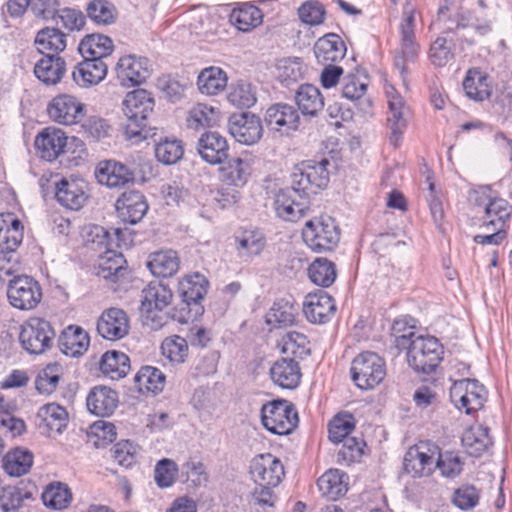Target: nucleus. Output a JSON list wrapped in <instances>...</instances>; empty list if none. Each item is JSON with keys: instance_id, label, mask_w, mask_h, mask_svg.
<instances>
[{"instance_id": "nucleus-1", "label": "nucleus", "mask_w": 512, "mask_h": 512, "mask_svg": "<svg viewBox=\"0 0 512 512\" xmlns=\"http://www.w3.org/2000/svg\"><path fill=\"white\" fill-rule=\"evenodd\" d=\"M329 164V160L323 158L320 161H303L294 167L291 186L275 196L274 207L280 218L296 222L308 215L309 195L324 189L329 182Z\"/></svg>"}, {"instance_id": "nucleus-2", "label": "nucleus", "mask_w": 512, "mask_h": 512, "mask_svg": "<svg viewBox=\"0 0 512 512\" xmlns=\"http://www.w3.org/2000/svg\"><path fill=\"white\" fill-rule=\"evenodd\" d=\"M403 320H395L392 325L394 345L398 350H407L409 366L418 373L430 374L435 371L442 360L444 348L439 340L430 335L416 336L411 328L407 333Z\"/></svg>"}, {"instance_id": "nucleus-3", "label": "nucleus", "mask_w": 512, "mask_h": 512, "mask_svg": "<svg viewBox=\"0 0 512 512\" xmlns=\"http://www.w3.org/2000/svg\"><path fill=\"white\" fill-rule=\"evenodd\" d=\"M0 281H7V298L18 310H32L42 299V288L38 281L28 275H13L11 268L0 267Z\"/></svg>"}, {"instance_id": "nucleus-4", "label": "nucleus", "mask_w": 512, "mask_h": 512, "mask_svg": "<svg viewBox=\"0 0 512 512\" xmlns=\"http://www.w3.org/2000/svg\"><path fill=\"white\" fill-rule=\"evenodd\" d=\"M154 99L147 90L129 92L123 100V112L127 117L126 134L129 138L147 139L148 118L153 113Z\"/></svg>"}, {"instance_id": "nucleus-5", "label": "nucleus", "mask_w": 512, "mask_h": 512, "mask_svg": "<svg viewBox=\"0 0 512 512\" xmlns=\"http://www.w3.org/2000/svg\"><path fill=\"white\" fill-rule=\"evenodd\" d=\"M470 201L483 210L480 227L484 230L489 231L490 227L504 228L512 213L511 205L505 199L498 197L490 186L482 185L473 189L470 193Z\"/></svg>"}, {"instance_id": "nucleus-6", "label": "nucleus", "mask_w": 512, "mask_h": 512, "mask_svg": "<svg viewBox=\"0 0 512 512\" xmlns=\"http://www.w3.org/2000/svg\"><path fill=\"white\" fill-rule=\"evenodd\" d=\"M171 290L162 283L151 282L142 290L140 314L142 322L151 330L162 328L168 321L165 309L172 301Z\"/></svg>"}, {"instance_id": "nucleus-7", "label": "nucleus", "mask_w": 512, "mask_h": 512, "mask_svg": "<svg viewBox=\"0 0 512 512\" xmlns=\"http://www.w3.org/2000/svg\"><path fill=\"white\" fill-rule=\"evenodd\" d=\"M302 238L312 251L327 252L337 246L340 240V230L334 219L322 216L305 223Z\"/></svg>"}, {"instance_id": "nucleus-8", "label": "nucleus", "mask_w": 512, "mask_h": 512, "mask_svg": "<svg viewBox=\"0 0 512 512\" xmlns=\"http://www.w3.org/2000/svg\"><path fill=\"white\" fill-rule=\"evenodd\" d=\"M261 421L270 432L278 435L290 434L298 425V413L287 400H273L261 408Z\"/></svg>"}, {"instance_id": "nucleus-9", "label": "nucleus", "mask_w": 512, "mask_h": 512, "mask_svg": "<svg viewBox=\"0 0 512 512\" xmlns=\"http://www.w3.org/2000/svg\"><path fill=\"white\" fill-rule=\"evenodd\" d=\"M351 375L357 387L363 390L372 389L385 378V362L374 352L360 353L352 361Z\"/></svg>"}, {"instance_id": "nucleus-10", "label": "nucleus", "mask_w": 512, "mask_h": 512, "mask_svg": "<svg viewBox=\"0 0 512 512\" xmlns=\"http://www.w3.org/2000/svg\"><path fill=\"white\" fill-rule=\"evenodd\" d=\"M399 29L400 47L395 55L394 64L404 78L407 73V63L414 62L419 53V45L415 39V9L409 4L403 8Z\"/></svg>"}, {"instance_id": "nucleus-11", "label": "nucleus", "mask_w": 512, "mask_h": 512, "mask_svg": "<svg viewBox=\"0 0 512 512\" xmlns=\"http://www.w3.org/2000/svg\"><path fill=\"white\" fill-rule=\"evenodd\" d=\"M55 331L49 321L32 317L21 328L19 339L22 347L31 354H41L53 343Z\"/></svg>"}, {"instance_id": "nucleus-12", "label": "nucleus", "mask_w": 512, "mask_h": 512, "mask_svg": "<svg viewBox=\"0 0 512 512\" xmlns=\"http://www.w3.org/2000/svg\"><path fill=\"white\" fill-rule=\"evenodd\" d=\"M450 398L459 410L466 414L482 408L486 399V390L476 379L456 381L450 389Z\"/></svg>"}, {"instance_id": "nucleus-13", "label": "nucleus", "mask_w": 512, "mask_h": 512, "mask_svg": "<svg viewBox=\"0 0 512 512\" xmlns=\"http://www.w3.org/2000/svg\"><path fill=\"white\" fill-rule=\"evenodd\" d=\"M436 454V445L420 442L407 450L403 462L404 470L413 477L428 476L435 469Z\"/></svg>"}, {"instance_id": "nucleus-14", "label": "nucleus", "mask_w": 512, "mask_h": 512, "mask_svg": "<svg viewBox=\"0 0 512 512\" xmlns=\"http://www.w3.org/2000/svg\"><path fill=\"white\" fill-rule=\"evenodd\" d=\"M152 65L148 58L126 55L116 65L117 79L122 86H136L144 83L151 75Z\"/></svg>"}, {"instance_id": "nucleus-15", "label": "nucleus", "mask_w": 512, "mask_h": 512, "mask_svg": "<svg viewBox=\"0 0 512 512\" xmlns=\"http://www.w3.org/2000/svg\"><path fill=\"white\" fill-rule=\"evenodd\" d=\"M49 117L62 125L76 124L85 114V105L75 96L59 94L47 106Z\"/></svg>"}, {"instance_id": "nucleus-16", "label": "nucleus", "mask_w": 512, "mask_h": 512, "mask_svg": "<svg viewBox=\"0 0 512 512\" xmlns=\"http://www.w3.org/2000/svg\"><path fill=\"white\" fill-rule=\"evenodd\" d=\"M342 97L356 102L357 109L363 116L372 114V100L365 97L368 76L363 69H356L342 79Z\"/></svg>"}, {"instance_id": "nucleus-17", "label": "nucleus", "mask_w": 512, "mask_h": 512, "mask_svg": "<svg viewBox=\"0 0 512 512\" xmlns=\"http://www.w3.org/2000/svg\"><path fill=\"white\" fill-rule=\"evenodd\" d=\"M250 473L256 485L278 486L285 475L282 462L270 453L253 458Z\"/></svg>"}, {"instance_id": "nucleus-18", "label": "nucleus", "mask_w": 512, "mask_h": 512, "mask_svg": "<svg viewBox=\"0 0 512 512\" xmlns=\"http://www.w3.org/2000/svg\"><path fill=\"white\" fill-rule=\"evenodd\" d=\"M388 98V127L390 129L389 141L394 147H398L402 141L403 133L407 127L408 108L403 98L397 93L394 87L386 89Z\"/></svg>"}, {"instance_id": "nucleus-19", "label": "nucleus", "mask_w": 512, "mask_h": 512, "mask_svg": "<svg viewBox=\"0 0 512 512\" xmlns=\"http://www.w3.org/2000/svg\"><path fill=\"white\" fill-rule=\"evenodd\" d=\"M228 130L236 141L245 145L256 143L262 137L263 132L260 118L246 112L230 116Z\"/></svg>"}, {"instance_id": "nucleus-20", "label": "nucleus", "mask_w": 512, "mask_h": 512, "mask_svg": "<svg viewBox=\"0 0 512 512\" xmlns=\"http://www.w3.org/2000/svg\"><path fill=\"white\" fill-rule=\"evenodd\" d=\"M68 137L56 127H46L35 138L34 146L38 155L46 161H54L65 152Z\"/></svg>"}, {"instance_id": "nucleus-21", "label": "nucleus", "mask_w": 512, "mask_h": 512, "mask_svg": "<svg viewBox=\"0 0 512 512\" xmlns=\"http://www.w3.org/2000/svg\"><path fill=\"white\" fill-rule=\"evenodd\" d=\"M97 332L102 338L111 341L125 337L129 332L126 312L119 308L104 310L97 321Z\"/></svg>"}, {"instance_id": "nucleus-22", "label": "nucleus", "mask_w": 512, "mask_h": 512, "mask_svg": "<svg viewBox=\"0 0 512 512\" xmlns=\"http://www.w3.org/2000/svg\"><path fill=\"white\" fill-rule=\"evenodd\" d=\"M336 311L333 298L325 291L319 290L306 296L303 312L307 320L314 324L328 322Z\"/></svg>"}, {"instance_id": "nucleus-23", "label": "nucleus", "mask_w": 512, "mask_h": 512, "mask_svg": "<svg viewBox=\"0 0 512 512\" xmlns=\"http://www.w3.org/2000/svg\"><path fill=\"white\" fill-rule=\"evenodd\" d=\"M98 182L109 188H122L134 182V172L121 162L106 160L100 162L95 172Z\"/></svg>"}, {"instance_id": "nucleus-24", "label": "nucleus", "mask_w": 512, "mask_h": 512, "mask_svg": "<svg viewBox=\"0 0 512 512\" xmlns=\"http://www.w3.org/2000/svg\"><path fill=\"white\" fill-rule=\"evenodd\" d=\"M119 218L129 224H136L148 211L145 196L139 191L124 192L115 203Z\"/></svg>"}, {"instance_id": "nucleus-25", "label": "nucleus", "mask_w": 512, "mask_h": 512, "mask_svg": "<svg viewBox=\"0 0 512 512\" xmlns=\"http://www.w3.org/2000/svg\"><path fill=\"white\" fill-rule=\"evenodd\" d=\"M264 122L269 129L288 132L298 128L300 117L294 106L276 103L266 110Z\"/></svg>"}, {"instance_id": "nucleus-26", "label": "nucleus", "mask_w": 512, "mask_h": 512, "mask_svg": "<svg viewBox=\"0 0 512 512\" xmlns=\"http://www.w3.org/2000/svg\"><path fill=\"white\" fill-rule=\"evenodd\" d=\"M87 184L81 179L63 178L56 185V199L64 207L79 210L87 200Z\"/></svg>"}, {"instance_id": "nucleus-27", "label": "nucleus", "mask_w": 512, "mask_h": 512, "mask_svg": "<svg viewBox=\"0 0 512 512\" xmlns=\"http://www.w3.org/2000/svg\"><path fill=\"white\" fill-rule=\"evenodd\" d=\"M270 377L275 385L283 389H295L302 377L298 360L291 357L276 360L270 367Z\"/></svg>"}, {"instance_id": "nucleus-28", "label": "nucleus", "mask_w": 512, "mask_h": 512, "mask_svg": "<svg viewBox=\"0 0 512 512\" xmlns=\"http://www.w3.org/2000/svg\"><path fill=\"white\" fill-rule=\"evenodd\" d=\"M89 334L80 326L69 325L65 328L58 339L60 351L69 357H80L89 348Z\"/></svg>"}, {"instance_id": "nucleus-29", "label": "nucleus", "mask_w": 512, "mask_h": 512, "mask_svg": "<svg viewBox=\"0 0 512 512\" xmlns=\"http://www.w3.org/2000/svg\"><path fill=\"white\" fill-rule=\"evenodd\" d=\"M197 150L203 160L216 165L228 157L227 140L218 132L204 133L198 141Z\"/></svg>"}, {"instance_id": "nucleus-30", "label": "nucleus", "mask_w": 512, "mask_h": 512, "mask_svg": "<svg viewBox=\"0 0 512 512\" xmlns=\"http://www.w3.org/2000/svg\"><path fill=\"white\" fill-rule=\"evenodd\" d=\"M108 66L102 59L83 57L72 72L74 82L81 87L96 85L107 75Z\"/></svg>"}, {"instance_id": "nucleus-31", "label": "nucleus", "mask_w": 512, "mask_h": 512, "mask_svg": "<svg viewBox=\"0 0 512 512\" xmlns=\"http://www.w3.org/2000/svg\"><path fill=\"white\" fill-rule=\"evenodd\" d=\"M37 418L39 419V428L48 436L62 433L68 424V412L56 403L40 407Z\"/></svg>"}, {"instance_id": "nucleus-32", "label": "nucleus", "mask_w": 512, "mask_h": 512, "mask_svg": "<svg viewBox=\"0 0 512 512\" xmlns=\"http://www.w3.org/2000/svg\"><path fill=\"white\" fill-rule=\"evenodd\" d=\"M118 402V394L115 390L106 386H98L90 391L86 404L92 414L107 417L114 413Z\"/></svg>"}, {"instance_id": "nucleus-33", "label": "nucleus", "mask_w": 512, "mask_h": 512, "mask_svg": "<svg viewBox=\"0 0 512 512\" xmlns=\"http://www.w3.org/2000/svg\"><path fill=\"white\" fill-rule=\"evenodd\" d=\"M66 63L63 58L46 54L34 67L35 76L46 85H56L64 76Z\"/></svg>"}, {"instance_id": "nucleus-34", "label": "nucleus", "mask_w": 512, "mask_h": 512, "mask_svg": "<svg viewBox=\"0 0 512 512\" xmlns=\"http://www.w3.org/2000/svg\"><path fill=\"white\" fill-rule=\"evenodd\" d=\"M346 47L342 39L334 33L319 38L314 45V55L318 62H336L345 55Z\"/></svg>"}, {"instance_id": "nucleus-35", "label": "nucleus", "mask_w": 512, "mask_h": 512, "mask_svg": "<svg viewBox=\"0 0 512 512\" xmlns=\"http://www.w3.org/2000/svg\"><path fill=\"white\" fill-rule=\"evenodd\" d=\"M99 275L111 282L120 281L127 273L126 260L114 249H108L99 254Z\"/></svg>"}, {"instance_id": "nucleus-36", "label": "nucleus", "mask_w": 512, "mask_h": 512, "mask_svg": "<svg viewBox=\"0 0 512 512\" xmlns=\"http://www.w3.org/2000/svg\"><path fill=\"white\" fill-rule=\"evenodd\" d=\"M164 373L152 366L142 367L134 376V387L141 394H158L165 386Z\"/></svg>"}, {"instance_id": "nucleus-37", "label": "nucleus", "mask_w": 512, "mask_h": 512, "mask_svg": "<svg viewBox=\"0 0 512 512\" xmlns=\"http://www.w3.org/2000/svg\"><path fill=\"white\" fill-rule=\"evenodd\" d=\"M99 367L100 371L112 380L125 377L131 368L129 357L116 350L105 352L101 357Z\"/></svg>"}, {"instance_id": "nucleus-38", "label": "nucleus", "mask_w": 512, "mask_h": 512, "mask_svg": "<svg viewBox=\"0 0 512 512\" xmlns=\"http://www.w3.org/2000/svg\"><path fill=\"white\" fill-rule=\"evenodd\" d=\"M180 260L174 250H161L150 256L147 266L156 277L168 278L179 269Z\"/></svg>"}, {"instance_id": "nucleus-39", "label": "nucleus", "mask_w": 512, "mask_h": 512, "mask_svg": "<svg viewBox=\"0 0 512 512\" xmlns=\"http://www.w3.org/2000/svg\"><path fill=\"white\" fill-rule=\"evenodd\" d=\"M208 288V281L206 278L195 273L184 277L178 285V292L183 302L188 306L191 304L197 305L206 295Z\"/></svg>"}, {"instance_id": "nucleus-40", "label": "nucleus", "mask_w": 512, "mask_h": 512, "mask_svg": "<svg viewBox=\"0 0 512 512\" xmlns=\"http://www.w3.org/2000/svg\"><path fill=\"white\" fill-rule=\"evenodd\" d=\"M295 101L302 114L307 116H316L324 107L320 90L312 84L301 85L296 92Z\"/></svg>"}, {"instance_id": "nucleus-41", "label": "nucleus", "mask_w": 512, "mask_h": 512, "mask_svg": "<svg viewBox=\"0 0 512 512\" xmlns=\"http://www.w3.org/2000/svg\"><path fill=\"white\" fill-rule=\"evenodd\" d=\"M317 486L324 497L337 500L348 490L347 476L340 470L331 469L318 479Z\"/></svg>"}, {"instance_id": "nucleus-42", "label": "nucleus", "mask_w": 512, "mask_h": 512, "mask_svg": "<svg viewBox=\"0 0 512 512\" xmlns=\"http://www.w3.org/2000/svg\"><path fill=\"white\" fill-rule=\"evenodd\" d=\"M466 96L474 101H483L490 97L492 89L488 76L478 69H470L463 81Z\"/></svg>"}, {"instance_id": "nucleus-43", "label": "nucleus", "mask_w": 512, "mask_h": 512, "mask_svg": "<svg viewBox=\"0 0 512 512\" xmlns=\"http://www.w3.org/2000/svg\"><path fill=\"white\" fill-rule=\"evenodd\" d=\"M37 50L46 55H56L66 48V35L56 28L46 27L40 30L35 37Z\"/></svg>"}, {"instance_id": "nucleus-44", "label": "nucleus", "mask_w": 512, "mask_h": 512, "mask_svg": "<svg viewBox=\"0 0 512 512\" xmlns=\"http://www.w3.org/2000/svg\"><path fill=\"white\" fill-rule=\"evenodd\" d=\"M197 85L202 94L217 95L227 86V75L220 67L210 66L199 73Z\"/></svg>"}, {"instance_id": "nucleus-45", "label": "nucleus", "mask_w": 512, "mask_h": 512, "mask_svg": "<svg viewBox=\"0 0 512 512\" xmlns=\"http://www.w3.org/2000/svg\"><path fill=\"white\" fill-rule=\"evenodd\" d=\"M251 174L248 161L242 158L230 159L220 168V178L223 182L234 187H243Z\"/></svg>"}, {"instance_id": "nucleus-46", "label": "nucleus", "mask_w": 512, "mask_h": 512, "mask_svg": "<svg viewBox=\"0 0 512 512\" xmlns=\"http://www.w3.org/2000/svg\"><path fill=\"white\" fill-rule=\"evenodd\" d=\"M297 314L298 309L292 302L280 299L267 312L266 323L271 328L290 326L294 324Z\"/></svg>"}, {"instance_id": "nucleus-47", "label": "nucleus", "mask_w": 512, "mask_h": 512, "mask_svg": "<svg viewBox=\"0 0 512 512\" xmlns=\"http://www.w3.org/2000/svg\"><path fill=\"white\" fill-rule=\"evenodd\" d=\"M262 11L251 4L245 3L233 9L230 14V22L242 32H249L262 23Z\"/></svg>"}, {"instance_id": "nucleus-48", "label": "nucleus", "mask_w": 512, "mask_h": 512, "mask_svg": "<svg viewBox=\"0 0 512 512\" xmlns=\"http://www.w3.org/2000/svg\"><path fill=\"white\" fill-rule=\"evenodd\" d=\"M113 50L112 40L102 34H92L86 36L78 46V51L82 57L102 59L111 54Z\"/></svg>"}, {"instance_id": "nucleus-49", "label": "nucleus", "mask_w": 512, "mask_h": 512, "mask_svg": "<svg viewBox=\"0 0 512 512\" xmlns=\"http://www.w3.org/2000/svg\"><path fill=\"white\" fill-rule=\"evenodd\" d=\"M33 464V454L26 449L16 448L8 452L2 460L3 469L10 476L19 477L29 472Z\"/></svg>"}, {"instance_id": "nucleus-50", "label": "nucleus", "mask_w": 512, "mask_h": 512, "mask_svg": "<svg viewBox=\"0 0 512 512\" xmlns=\"http://www.w3.org/2000/svg\"><path fill=\"white\" fill-rule=\"evenodd\" d=\"M462 444L471 456H480L491 444L488 429L480 425L467 429L462 435Z\"/></svg>"}, {"instance_id": "nucleus-51", "label": "nucleus", "mask_w": 512, "mask_h": 512, "mask_svg": "<svg viewBox=\"0 0 512 512\" xmlns=\"http://www.w3.org/2000/svg\"><path fill=\"white\" fill-rule=\"evenodd\" d=\"M281 352L286 357L304 359L310 355L311 348L308 338L299 332L291 331L284 335L280 342Z\"/></svg>"}, {"instance_id": "nucleus-52", "label": "nucleus", "mask_w": 512, "mask_h": 512, "mask_svg": "<svg viewBox=\"0 0 512 512\" xmlns=\"http://www.w3.org/2000/svg\"><path fill=\"white\" fill-rule=\"evenodd\" d=\"M310 280L321 287L331 286L337 277L335 264L327 258H316L308 268Z\"/></svg>"}, {"instance_id": "nucleus-53", "label": "nucleus", "mask_w": 512, "mask_h": 512, "mask_svg": "<svg viewBox=\"0 0 512 512\" xmlns=\"http://www.w3.org/2000/svg\"><path fill=\"white\" fill-rule=\"evenodd\" d=\"M42 500L45 506L62 510L67 508L72 501V492L67 484L52 482L43 491Z\"/></svg>"}, {"instance_id": "nucleus-54", "label": "nucleus", "mask_w": 512, "mask_h": 512, "mask_svg": "<svg viewBox=\"0 0 512 512\" xmlns=\"http://www.w3.org/2000/svg\"><path fill=\"white\" fill-rule=\"evenodd\" d=\"M162 355L172 364H182L189 354L187 340L179 335L166 337L161 344Z\"/></svg>"}, {"instance_id": "nucleus-55", "label": "nucleus", "mask_w": 512, "mask_h": 512, "mask_svg": "<svg viewBox=\"0 0 512 512\" xmlns=\"http://www.w3.org/2000/svg\"><path fill=\"white\" fill-rule=\"evenodd\" d=\"M184 148L181 140L176 138L160 139L155 145V156L165 165L177 163L183 156Z\"/></svg>"}, {"instance_id": "nucleus-56", "label": "nucleus", "mask_w": 512, "mask_h": 512, "mask_svg": "<svg viewBox=\"0 0 512 512\" xmlns=\"http://www.w3.org/2000/svg\"><path fill=\"white\" fill-rule=\"evenodd\" d=\"M88 17L98 25L113 24L118 16L115 5L107 0H93L87 5Z\"/></svg>"}, {"instance_id": "nucleus-57", "label": "nucleus", "mask_w": 512, "mask_h": 512, "mask_svg": "<svg viewBox=\"0 0 512 512\" xmlns=\"http://www.w3.org/2000/svg\"><path fill=\"white\" fill-rule=\"evenodd\" d=\"M236 244L240 255H258L265 246V237L259 230H245L236 237Z\"/></svg>"}, {"instance_id": "nucleus-58", "label": "nucleus", "mask_w": 512, "mask_h": 512, "mask_svg": "<svg viewBox=\"0 0 512 512\" xmlns=\"http://www.w3.org/2000/svg\"><path fill=\"white\" fill-rule=\"evenodd\" d=\"M279 81L289 86L303 78L304 66L299 58L280 59L276 65Z\"/></svg>"}, {"instance_id": "nucleus-59", "label": "nucleus", "mask_w": 512, "mask_h": 512, "mask_svg": "<svg viewBox=\"0 0 512 512\" xmlns=\"http://www.w3.org/2000/svg\"><path fill=\"white\" fill-rule=\"evenodd\" d=\"M218 120V112L203 103L196 104L190 111L187 123L190 128L199 129L213 126Z\"/></svg>"}, {"instance_id": "nucleus-60", "label": "nucleus", "mask_w": 512, "mask_h": 512, "mask_svg": "<svg viewBox=\"0 0 512 512\" xmlns=\"http://www.w3.org/2000/svg\"><path fill=\"white\" fill-rule=\"evenodd\" d=\"M354 428L355 422L351 414H339L329 423V439L331 442L339 444L342 440L349 437Z\"/></svg>"}, {"instance_id": "nucleus-61", "label": "nucleus", "mask_w": 512, "mask_h": 512, "mask_svg": "<svg viewBox=\"0 0 512 512\" xmlns=\"http://www.w3.org/2000/svg\"><path fill=\"white\" fill-rule=\"evenodd\" d=\"M5 221L0 220V255L8 262L12 259V254L16 251L23 239V232L17 229L4 228Z\"/></svg>"}, {"instance_id": "nucleus-62", "label": "nucleus", "mask_w": 512, "mask_h": 512, "mask_svg": "<svg viewBox=\"0 0 512 512\" xmlns=\"http://www.w3.org/2000/svg\"><path fill=\"white\" fill-rule=\"evenodd\" d=\"M32 498V493L18 486H7L0 493V507L4 512L17 510L24 499Z\"/></svg>"}, {"instance_id": "nucleus-63", "label": "nucleus", "mask_w": 512, "mask_h": 512, "mask_svg": "<svg viewBox=\"0 0 512 512\" xmlns=\"http://www.w3.org/2000/svg\"><path fill=\"white\" fill-rule=\"evenodd\" d=\"M59 371L58 364H49L38 374L35 387L40 394L49 395L56 390L60 379Z\"/></svg>"}, {"instance_id": "nucleus-64", "label": "nucleus", "mask_w": 512, "mask_h": 512, "mask_svg": "<svg viewBox=\"0 0 512 512\" xmlns=\"http://www.w3.org/2000/svg\"><path fill=\"white\" fill-rule=\"evenodd\" d=\"M463 465L462 459L452 452L441 454L438 451L435 456V467L439 468L441 474L447 478H455L460 475Z\"/></svg>"}]
</instances>
